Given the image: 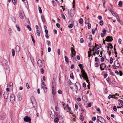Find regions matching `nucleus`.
Listing matches in <instances>:
<instances>
[{
	"label": "nucleus",
	"mask_w": 123,
	"mask_h": 123,
	"mask_svg": "<svg viewBox=\"0 0 123 123\" xmlns=\"http://www.w3.org/2000/svg\"><path fill=\"white\" fill-rule=\"evenodd\" d=\"M113 15L114 16H116V17H117V16H118L116 12H113Z\"/></svg>",
	"instance_id": "obj_42"
},
{
	"label": "nucleus",
	"mask_w": 123,
	"mask_h": 123,
	"mask_svg": "<svg viewBox=\"0 0 123 123\" xmlns=\"http://www.w3.org/2000/svg\"><path fill=\"white\" fill-rule=\"evenodd\" d=\"M81 73L82 77H83L86 80V82L88 83L89 82V80L88 79V78L87 77L86 74V73L85 71L81 70Z\"/></svg>",
	"instance_id": "obj_1"
},
{
	"label": "nucleus",
	"mask_w": 123,
	"mask_h": 123,
	"mask_svg": "<svg viewBox=\"0 0 123 123\" xmlns=\"http://www.w3.org/2000/svg\"><path fill=\"white\" fill-rule=\"evenodd\" d=\"M65 60L67 62H68L69 61V59L68 57L66 56H65Z\"/></svg>",
	"instance_id": "obj_32"
},
{
	"label": "nucleus",
	"mask_w": 123,
	"mask_h": 123,
	"mask_svg": "<svg viewBox=\"0 0 123 123\" xmlns=\"http://www.w3.org/2000/svg\"><path fill=\"white\" fill-rule=\"evenodd\" d=\"M41 18L42 19V20L43 23H44L45 22V21L44 19V16H41Z\"/></svg>",
	"instance_id": "obj_29"
},
{
	"label": "nucleus",
	"mask_w": 123,
	"mask_h": 123,
	"mask_svg": "<svg viewBox=\"0 0 123 123\" xmlns=\"http://www.w3.org/2000/svg\"><path fill=\"white\" fill-rule=\"evenodd\" d=\"M5 117V114L4 113L2 114H1L0 117V119L2 120H3Z\"/></svg>",
	"instance_id": "obj_15"
},
{
	"label": "nucleus",
	"mask_w": 123,
	"mask_h": 123,
	"mask_svg": "<svg viewBox=\"0 0 123 123\" xmlns=\"http://www.w3.org/2000/svg\"><path fill=\"white\" fill-rule=\"evenodd\" d=\"M74 9L71 10L70 11V13L69 15L71 17H73L74 15Z\"/></svg>",
	"instance_id": "obj_11"
},
{
	"label": "nucleus",
	"mask_w": 123,
	"mask_h": 123,
	"mask_svg": "<svg viewBox=\"0 0 123 123\" xmlns=\"http://www.w3.org/2000/svg\"><path fill=\"white\" fill-rule=\"evenodd\" d=\"M36 34L38 36H40V33L39 31L38 30H37L36 31Z\"/></svg>",
	"instance_id": "obj_24"
},
{
	"label": "nucleus",
	"mask_w": 123,
	"mask_h": 123,
	"mask_svg": "<svg viewBox=\"0 0 123 123\" xmlns=\"http://www.w3.org/2000/svg\"><path fill=\"white\" fill-rule=\"evenodd\" d=\"M121 41H122L121 39L119 38L118 40V42L120 44L121 43Z\"/></svg>",
	"instance_id": "obj_56"
},
{
	"label": "nucleus",
	"mask_w": 123,
	"mask_h": 123,
	"mask_svg": "<svg viewBox=\"0 0 123 123\" xmlns=\"http://www.w3.org/2000/svg\"><path fill=\"white\" fill-rule=\"evenodd\" d=\"M15 100V98L14 94H12L10 96V100L12 102H14Z\"/></svg>",
	"instance_id": "obj_5"
},
{
	"label": "nucleus",
	"mask_w": 123,
	"mask_h": 123,
	"mask_svg": "<svg viewBox=\"0 0 123 123\" xmlns=\"http://www.w3.org/2000/svg\"><path fill=\"white\" fill-rule=\"evenodd\" d=\"M99 117L100 118V119L101 118V120L103 122H104L105 123L106 121H105V120L104 118H103L102 117H101V116H99Z\"/></svg>",
	"instance_id": "obj_25"
},
{
	"label": "nucleus",
	"mask_w": 123,
	"mask_h": 123,
	"mask_svg": "<svg viewBox=\"0 0 123 123\" xmlns=\"http://www.w3.org/2000/svg\"><path fill=\"white\" fill-rule=\"evenodd\" d=\"M12 56H14L15 55V51L14 49H12Z\"/></svg>",
	"instance_id": "obj_26"
},
{
	"label": "nucleus",
	"mask_w": 123,
	"mask_h": 123,
	"mask_svg": "<svg viewBox=\"0 0 123 123\" xmlns=\"http://www.w3.org/2000/svg\"><path fill=\"white\" fill-rule=\"evenodd\" d=\"M100 68L101 70H104L106 67L105 64L104 63L100 65Z\"/></svg>",
	"instance_id": "obj_10"
},
{
	"label": "nucleus",
	"mask_w": 123,
	"mask_h": 123,
	"mask_svg": "<svg viewBox=\"0 0 123 123\" xmlns=\"http://www.w3.org/2000/svg\"><path fill=\"white\" fill-rule=\"evenodd\" d=\"M118 5L119 6L121 7V6L122 5V2L121 1H120L118 3Z\"/></svg>",
	"instance_id": "obj_31"
},
{
	"label": "nucleus",
	"mask_w": 123,
	"mask_h": 123,
	"mask_svg": "<svg viewBox=\"0 0 123 123\" xmlns=\"http://www.w3.org/2000/svg\"><path fill=\"white\" fill-rule=\"evenodd\" d=\"M80 119L82 121H83L84 119V117L82 115H81L80 117Z\"/></svg>",
	"instance_id": "obj_33"
},
{
	"label": "nucleus",
	"mask_w": 123,
	"mask_h": 123,
	"mask_svg": "<svg viewBox=\"0 0 123 123\" xmlns=\"http://www.w3.org/2000/svg\"><path fill=\"white\" fill-rule=\"evenodd\" d=\"M40 70L41 73L42 74H43L44 73V71L43 68H41Z\"/></svg>",
	"instance_id": "obj_47"
},
{
	"label": "nucleus",
	"mask_w": 123,
	"mask_h": 123,
	"mask_svg": "<svg viewBox=\"0 0 123 123\" xmlns=\"http://www.w3.org/2000/svg\"><path fill=\"white\" fill-rule=\"evenodd\" d=\"M89 18H88L86 19L85 21V23H88L89 22Z\"/></svg>",
	"instance_id": "obj_45"
},
{
	"label": "nucleus",
	"mask_w": 123,
	"mask_h": 123,
	"mask_svg": "<svg viewBox=\"0 0 123 123\" xmlns=\"http://www.w3.org/2000/svg\"><path fill=\"white\" fill-rule=\"evenodd\" d=\"M61 16L62 18H63L64 19H65V16L63 14L61 15Z\"/></svg>",
	"instance_id": "obj_61"
},
{
	"label": "nucleus",
	"mask_w": 123,
	"mask_h": 123,
	"mask_svg": "<svg viewBox=\"0 0 123 123\" xmlns=\"http://www.w3.org/2000/svg\"><path fill=\"white\" fill-rule=\"evenodd\" d=\"M8 87L12 88L13 87V83L12 82H10L7 85Z\"/></svg>",
	"instance_id": "obj_18"
},
{
	"label": "nucleus",
	"mask_w": 123,
	"mask_h": 123,
	"mask_svg": "<svg viewBox=\"0 0 123 123\" xmlns=\"http://www.w3.org/2000/svg\"><path fill=\"white\" fill-rule=\"evenodd\" d=\"M58 93L60 94H61L62 93V91L61 90L59 89L57 92Z\"/></svg>",
	"instance_id": "obj_36"
},
{
	"label": "nucleus",
	"mask_w": 123,
	"mask_h": 123,
	"mask_svg": "<svg viewBox=\"0 0 123 123\" xmlns=\"http://www.w3.org/2000/svg\"><path fill=\"white\" fill-rule=\"evenodd\" d=\"M83 20L82 18H80L79 20V23H82L83 22Z\"/></svg>",
	"instance_id": "obj_39"
},
{
	"label": "nucleus",
	"mask_w": 123,
	"mask_h": 123,
	"mask_svg": "<svg viewBox=\"0 0 123 123\" xmlns=\"http://www.w3.org/2000/svg\"><path fill=\"white\" fill-rule=\"evenodd\" d=\"M55 109L56 111H58L59 110V108L57 106H56L55 107Z\"/></svg>",
	"instance_id": "obj_64"
},
{
	"label": "nucleus",
	"mask_w": 123,
	"mask_h": 123,
	"mask_svg": "<svg viewBox=\"0 0 123 123\" xmlns=\"http://www.w3.org/2000/svg\"><path fill=\"white\" fill-rule=\"evenodd\" d=\"M95 66L96 67H98L99 66V65L98 63H96L95 64Z\"/></svg>",
	"instance_id": "obj_59"
},
{
	"label": "nucleus",
	"mask_w": 123,
	"mask_h": 123,
	"mask_svg": "<svg viewBox=\"0 0 123 123\" xmlns=\"http://www.w3.org/2000/svg\"><path fill=\"white\" fill-rule=\"evenodd\" d=\"M115 96H116V95H112L111 94H110L109 95V96L108 97V99H110L111 98H114V97H115Z\"/></svg>",
	"instance_id": "obj_19"
},
{
	"label": "nucleus",
	"mask_w": 123,
	"mask_h": 123,
	"mask_svg": "<svg viewBox=\"0 0 123 123\" xmlns=\"http://www.w3.org/2000/svg\"><path fill=\"white\" fill-rule=\"evenodd\" d=\"M71 50L72 52V54L71 55V58L73 60H74L76 59L75 56L76 52L72 47H71Z\"/></svg>",
	"instance_id": "obj_2"
},
{
	"label": "nucleus",
	"mask_w": 123,
	"mask_h": 123,
	"mask_svg": "<svg viewBox=\"0 0 123 123\" xmlns=\"http://www.w3.org/2000/svg\"><path fill=\"white\" fill-rule=\"evenodd\" d=\"M42 88H43L44 90V92H46L47 91V87L46 86H41Z\"/></svg>",
	"instance_id": "obj_20"
},
{
	"label": "nucleus",
	"mask_w": 123,
	"mask_h": 123,
	"mask_svg": "<svg viewBox=\"0 0 123 123\" xmlns=\"http://www.w3.org/2000/svg\"><path fill=\"white\" fill-rule=\"evenodd\" d=\"M12 20L14 23H16V20L15 18L14 17H13L12 18Z\"/></svg>",
	"instance_id": "obj_34"
},
{
	"label": "nucleus",
	"mask_w": 123,
	"mask_h": 123,
	"mask_svg": "<svg viewBox=\"0 0 123 123\" xmlns=\"http://www.w3.org/2000/svg\"><path fill=\"white\" fill-rule=\"evenodd\" d=\"M24 120L26 122H28L31 121V119L28 116H26L24 118Z\"/></svg>",
	"instance_id": "obj_6"
},
{
	"label": "nucleus",
	"mask_w": 123,
	"mask_h": 123,
	"mask_svg": "<svg viewBox=\"0 0 123 123\" xmlns=\"http://www.w3.org/2000/svg\"><path fill=\"white\" fill-rule=\"evenodd\" d=\"M73 27V25L72 24H70L68 26L69 28L71 29Z\"/></svg>",
	"instance_id": "obj_38"
},
{
	"label": "nucleus",
	"mask_w": 123,
	"mask_h": 123,
	"mask_svg": "<svg viewBox=\"0 0 123 123\" xmlns=\"http://www.w3.org/2000/svg\"><path fill=\"white\" fill-rule=\"evenodd\" d=\"M19 16L21 18L23 19L24 18V14L22 11L19 12Z\"/></svg>",
	"instance_id": "obj_8"
},
{
	"label": "nucleus",
	"mask_w": 123,
	"mask_h": 123,
	"mask_svg": "<svg viewBox=\"0 0 123 123\" xmlns=\"http://www.w3.org/2000/svg\"><path fill=\"white\" fill-rule=\"evenodd\" d=\"M31 101L32 105L34 104H36V102L35 98L33 97H31Z\"/></svg>",
	"instance_id": "obj_9"
},
{
	"label": "nucleus",
	"mask_w": 123,
	"mask_h": 123,
	"mask_svg": "<svg viewBox=\"0 0 123 123\" xmlns=\"http://www.w3.org/2000/svg\"><path fill=\"white\" fill-rule=\"evenodd\" d=\"M105 40L107 42H111L113 40V38L110 36H108L106 37Z\"/></svg>",
	"instance_id": "obj_7"
},
{
	"label": "nucleus",
	"mask_w": 123,
	"mask_h": 123,
	"mask_svg": "<svg viewBox=\"0 0 123 123\" xmlns=\"http://www.w3.org/2000/svg\"><path fill=\"white\" fill-rule=\"evenodd\" d=\"M27 28L30 31H31V28L29 25H27Z\"/></svg>",
	"instance_id": "obj_41"
},
{
	"label": "nucleus",
	"mask_w": 123,
	"mask_h": 123,
	"mask_svg": "<svg viewBox=\"0 0 123 123\" xmlns=\"http://www.w3.org/2000/svg\"><path fill=\"white\" fill-rule=\"evenodd\" d=\"M113 61V59L112 58V57H111L110 59V63L111 64H112Z\"/></svg>",
	"instance_id": "obj_30"
},
{
	"label": "nucleus",
	"mask_w": 123,
	"mask_h": 123,
	"mask_svg": "<svg viewBox=\"0 0 123 123\" xmlns=\"http://www.w3.org/2000/svg\"><path fill=\"white\" fill-rule=\"evenodd\" d=\"M17 97L18 98V99L19 101H21L22 99V97L20 96V93H19L18 94Z\"/></svg>",
	"instance_id": "obj_16"
},
{
	"label": "nucleus",
	"mask_w": 123,
	"mask_h": 123,
	"mask_svg": "<svg viewBox=\"0 0 123 123\" xmlns=\"http://www.w3.org/2000/svg\"><path fill=\"white\" fill-rule=\"evenodd\" d=\"M119 75L120 76H122L123 75V73L122 71H120L119 72Z\"/></svg>",
	"instance_id": "obj_63"
},
{
	"label": "nucleus",
	"mask_w": 123,
	"mask_h": 123,
	"mask_svg": "<svg viewBox=\"0 0 123 123\" xmlns=\"http://www.w3.org/2000/svg\"><path fill=\"white\" fill-rule=\"evenodd\" d=\"M31 38L32 39V41L33 42V43H35V41L34 40V38H33V36L32 35H31Z\"/></svg>",
	"instance_id": "obj_53"
},
{
	"label": "nucleus",
	"mask_w": 123,
	"mask_h": 123,
	"mask_svg": "<svg viewBox=\"0 0 123 123\" xmlns=\"http://www.w3.org/2000/svg\"><path fill=\"white\" fill-rule=\"evenodd\" d=\"M91 103H89L88 105V106L89 107H90L91 106Z\"/></svg>",
	"instance_id": "obj_60"
},
{
	"label": "nucleus",
	"mask_w": 123,
	"mask_h": 123,
	"mask_svg": "<svg viewBox=\"0 0 123 123\" xmlns=\"http://www.w3.org/2000/svg\"><path fill=\"white\" fill-rule=\"evenodd\" d=\"M38 10L39 12L40 13H41L42 12V10L41 8L40 7H39L38 8Z\"/></svg>",
	"instance_id": "obj_35"
},
{
	"label": "nucleus",
	"mask_w": 123,
	"mask_h": 123,
	"mask_svg": "<svg viewBox=\"0 0 123 123\" xmlns=\"http://www.w3.org/2000/svg\"><path fill=\"white\" fill-rule=\"evenodd\" d=\"M12 1L14 5H16L17 2V0H12Z\"/></svg>",
	"instance_id": "obj_27"
},
{
	"label": "nucleus",
	"mask_w": 123,
	"mask_h": 123,
	"mask_svg": "<svg viewBox=\"0 0 123 123\" xmlns=\"http://www.w3.org/2000/svg\"><path fill=\"white\" fill-rule=\"evenodd\" d=\"M109 11L110 12H111V13L112 14V15H113V12H114L112 11V10L111 9H109Z\"/></svg>",
	"instance_id": "obj_52"
},
{
	"label": "nucleus",
	"mask_w": 123,
	"mask_h": 123,
	"mask_svg": "<svg viewBox=\"0 0 123 123\" xmlns=\"http://www.w3.org/2000/svg\"><path fill=\"white\" fill-rule=\"evenodd\" d=\"M115 64L116 67H118L120 65L119 63V62L118 60L117 59L115 61Z\"/></svg>",
	"instance_id": "obj_13"
},
{
	"label": "nucleus",
	"mask_w": 123,
	"mask_h": 123,
	"mask_svg": "<svg viewBox=\"0 0 123 123\" xmlns=\"http://www.w3.org/2000/svg\"><path fill=\"white\" fill-rule=\"evenodd\" d=\"M84 40L83 38H81L80 40V43H82L83 42Z\"/></svg>",
	"instance_id": "obj_51"
},
{
	"label": "nucleus",
	"mask_w": 123,
	"mask_h": 123,
	"mask_svg": "<svg viewBox=\"0 0 123 123\" xmlns=\"http://www.w3.org/2000/svg\"><path fill=\"white\" fill-rule=\"evenodd\" d=\"M45 32L46 34H48V31L47 29H45Z\"/></svg>",
	"instance_id": "obj_57"
},
{
	"label": "nucleus",
	"mask_w": 123,
	"mask_h": 123,
	"mask_svg": "<svg viewBox=\"0 0 123 123\" xmlns=\"http://www.w3.org/2000/svg\"><path fill=\"white\" fill-rule=\"evenodd\" d=\"M15 50L16 52H18L20 51V48L19 46L17 45L15 48Z\"/></svg>",
	"instance_id": "obj_17"
},
{
	"label": "nucleus",
	"mask_w": 123,
	"mask_h": 123,
	"mask_svg": "<svg viewBox=\"0 0 123 123\" xmlns=\"http://www.w3.org/2000/svg\"><path fill=\"white\" fill-rule=\"evenodd\" d=\"M52 94L55 95L56 93L55 90V81H53L52 84Z\"/></svg>",
	"instance_id": "obj_3"
},
{
	"label": "nucleus",
	"mask_w": 123,
	"mask_h": 123,
	"mask_svg": "<svg viewBox=\"0 0 123 123\" xmlns=\"http://www.w3.org/2000/svg\"><path fill=\"white\" fill-rule=\"evenodd\" d=\"M113 109L115 111H117V107L116 106H115L113 107Z\"/></svg>",
	"instance_id": "obj_37"
},
{
	"label": "nucleus",
	"mask_w": 123,
	"mask_h": 123,
	"mask_svg": "<svg viewBox=\"0 0 123 123\" xmlns=\"http://www.w3.org/2000/svg\"><path fill=\"white\" fill-rule=\"evenodd\" d=\"M74 65L72 64L71 65V67H70L71 69H73L74 68Z\"/></svg>",
	"instance_id": "obj_54"
},
{
	"label": "nucleus",
	"mask_w": 123,
	"mask_h": 123,
	"mask_svg": "<svg viewBox=\"0 0 123 123\" xmlns=\"http://www.w3.org/2000/svg\"><path fill=\"white\" fill-rule=\"evenodd\" d=\"M8 94V92H6L4 93L3 95L5 99H6L8 98L9 97Z\"/></svg>",
	"instance_id": "obj_12"
},
{
	"label": "nucleus",
	"mask_w": 123,
	"mask_h": 123,
	"mask_svg": "<svg viewBox=\"0 0 123 123\" xmlns=\"http://www.w3.org/2000/svg\"><path fill=\"white\" fill-rule=\"evenodd\" d=\"M54 122L57 123L59 121V119L58 117L55 118L54 119Z\"/></svg>",
	"instance_id": "obj_23"
},
{
	"label": "nucleus",
	"mask_w": 123,
	"mask_h": 123,
	"mask_svg": "<svg viewBox=\"0 0 123 123\" xmlns=\"http://www.w3.org/2000/svg\"><path fill=\"white\" fill-rule=\"evenodd\" d=\"M48 51L49 52H50L51 51V49L50 47H49L48 49Z\"/></svg>",
	"instance_id": "obj_62"
},
{
	"label": "nucleus",
	"mask_w": 123,
	"mask_h": 123,
	"mask_svg": "<svg viewBox=\"0 0 123 123\" xmlns=\"http://www.w3.org/2000/svg\"><path fill=\"white\" fill-rule=\"evenodd\" d=\"M118 101L121 104H123V101L120 99L118 100Z\"/></svg>",
	"instance_id": "obj_48"
},
{
	"label": "nucleus",
	"mask_w": 123,
	"mask_h": 123,
	"mask_svg": "<svg viewBox=\"0 0 123 123\" xmlns=\"http://www.w3.org/2000/svg\"><path fill=\"white\" fill-rule=\"evenodd\" d=\"M117 20L120 23V22L121 21H120V19L119 18V17L118 16H117Z\"/></svg>",
	"instance_id": "obj_44"
},
{
	"label": "nucleus",
	"mask_w": 123,
	"mask_h": 123,
	"mask_svg": "<svg viewBox=\"0 0 123 123\" xmlns=\"http://www.w3.org/2000/svg\"><path fill=\"white\" fill-rule=\"evenodd\" d=\"M50 42L49 41H47L46 43L48 45H49L50 44Z\"/></svg>",
	"instance_id": "obj_55"
},
{
	"label": "nucleus",
	"mask_w": 123,
	"mask_h": 123,
	"mask_svg": "<svg viewBox=\"0 0 123 123\" xmlns=\"http://www.w3.org/2000/svg\"><path fill=\"white\" fill-rule=\"evenodd\" d=\"M96 119V117H93L92 118V120L93 121H95Z\"/></svg>",
	"instance_id": "obj_49"
},
{
	"label": "nucleus",
	"mask_w": 123,
	"mask_h": 123,
	"mask_svg": "<svg viewBox=\"0 0 123 123\" xmlns=\"http://www.w3.org/2000/svg\"><path fill=\"white\" fill-rule=\"evenodd\" d=\"M26 86L28 89H29L30 88V87L28 83H26Z\"/></svg>",
	"instance_id": "obj_40"
},
{
	"label": "nucleus",
	"mask_w": 123,
	"mask_h": 123,
	"mask_svg": "<svg viewBox=\"0 0 123 123\" xmlns=\"http://www.w3.org/2000/svg\"><path fill=\"white\" fill-rule=\"evenodd\" d=\"M95 46L94 47H93V46H92L93 47V49L92 50V51H93L94 52V51H95L94 49L95 48H97V47L98 46V44H96V43H95Z\"/></svg>",
	"instance_id": "obj_21"
},
{
	"label": "nucleus",
	"mask_w": 123,
	"mask_h": 123,
	"mask_svg": "<svg viewBox=\"0 0 123 123\" xmlns=\"http://www.w3.org/2000/svg\"><path fill=\"white\" fill-rule=\"evenodd\" d=\"M75 110L77 111L78 108L77 105L76 104H75Z\"/></svg>",
	"instance_id": "obj_46"
},
{
	"label": "nucleus",
	"mask_w": 123,
	"mask_h": 123,
	"mask_svg": "<svg viewBox=\"0 0 123 123\" xmlns=\"http://www.w3.org/2000/svg\"><path fill=\"white\" fill-rule=\"evenodd\" d=\"M98 58L97 57H96L95 58V62H98Z\"/></svg>",
	"instance_id": "obj_50"
},
{
	"label": "nucleus",
	"mask_w": 123,
	"mask_h": 123,
	"mask_svg": "<svg viewBox=\"0 0 123 123\" xmlns=\"http://www.w3.org/2000/svg\"><path fill=\"white\" fill-rule=\"evenodd\" d=\"M95 30H94L93 29L92 31V34H95Z\"/></svg>",
	"instance_id": "obj_58"
},
{
	"label": "nucleus",
	"mask_w": 123,
	"mask_h": 123,
	"mask_svg": "<svg viewBox=\"0 0 123 123\" xmlns=\"http://www.w3.org/2000/svg\"><path fill=\"white\" fill-rule=\"evenodd\" d=\"M75 85L76 87L77 90H80L81 89V85L80 83L78 82H76L75 84Z\"/></svg>",
	"instance_id": "obj_4"
},
{
	"label": "nucleus",
	"mask_w": 123,
	"mask_h": 123,
	"mask_svg": "<svg viewBox=\"0 0 123 123\" xmlns=\"http://www.w3.org/2000/svg\"><path fill=\"white\" fill-rule=\"evenodd\" d=\"M16 27L17 28L18 31H20V29L19 28V26L18 25H16Z\"/></svg>",
	"instance_id": "obj_28"
},
{
	"label": "nucleus",
	"mask_w": 123,
	"mask_h": 123,
	"mask_svg": "<svg viewBox=\"0 0 123 123\" xmlns=\"http://www.w3.org/2000/svg\"><path fill=\"white\" fill-rule=\"evenodd\" d=\"M79 66L80 67V68L81 69V70H84L83 69V68H84V67L83 64H79Z\"/></svg>",
	"instance_id": "obj_22"
},
{
	"label": "nucleus",
	"mask_w": 123,
	"mask_h": 123,
	"mask_svg": "<svg viewBox=\"0 0 123 123\" xmlns=\"http://www.w3.org/2000/svg\"><path fill=\"white\" fill-rule=\"evenodd\" d=\"M91 26V25L90 24H88V29L90 28Z\"/></svg>",
	"instance_id": "obj_43"
},
{
	"label": "nucleus",
	"mask_w": 123,
	"mask_h": 123,
	"mask_svg": "<svg viewBox=\"0 0 123 123\" xmlns=\"http://www.w3.org/2000/svg\"><path fill=\"white\" fill-rule=\"evenodd\" d=\"M37 63L39 67H41L42 66L43 64L42 61L41 60L39 59L38 60L37 62Z\"/></svg>",
	"instance_id": "obj_14"
}]
</instances>
